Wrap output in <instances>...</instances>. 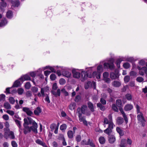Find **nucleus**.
<instances>
[{
	"label": "nucleus",
	"instance_id": "1",
	"mask_svg": "<svg viewBox=\"0 0 147 147\" xmlns=\"http://www.w3.org/2000/svg\"><path fill=\"white\" fill-rule=\"evenodd\" d=\"M137 113L138 114L137 116V119L139 123H140L143 126L145 125V120L144 116L143 114L140 111V107L138 104L135 105Z\"/></svg>",
	"mask_w": 147,
	"mask_h": 147
},
{
	"label": "nucleus",
	"instance_id": "2",
	"mask_svg": "<svg viewBox=\"0 0 147 147\" xmlns=\"http://www.w3.org/2000/svg\"><path fill=\"white\" fill-rule=\"evenodd\" d=\"M108 63H104V66L105 68H109L111 70H113L115 69V66L113 63L114 60L113 58H110L108 61Z\"/></svg>",
	"mask_w": 147,
	"mask_h": 147
},
{
	"label": "nucleus",
	"instance_id": "3",
	"mask_svg": "<svg viewBox=\"0 0 147 147\" xmlns=\"http://www.w3.org/2000/svg\"><path fill=\"white\" fill-rule=\"evenodd\" d=\"M103 125L105 127V125L108 124V125H114L113 121V117L111 114H110L107 117H104L103 121Z\"/></svg>",
	"mask_w": 147,
	"mask_h": 147
},
{
	"label": "nucleus",
	"instance_id": "4",
	"mask_svg": "<svg viewBox=\"0 0 147 147\" xmlns=\"http://www.w3.org/2000/svg\"><path fill=\"white\" fill-rule=\"evenodd\" d=\"M119 74L117 70L115 71V72H111L110 74V78L112 80H115L119 78Z\"/></svg>",
	"mask_w": 147,
	"mask_h": 147
},
{
	"label": "nucleus",
	"instance_id": "5",
	"mask_svg": "<svg viewBox=\"0 0 147 147\" xmlns=\"http://www.w3.org/2000/svg\"><path fill=\"white\" fill-rule=\"evenodd\" d=\"M23 81V78L21 77L18 80L14 82L13 86L15 87H18L21 85V82L22 83Z\"/></svg>",
	"mask_w": 147,
	"mask_h": 147
},
{
	"label": "nucleus",
	"instance_id": "6",
	"mask_svg": "<svg viewBox=\"0 0 147 147\" xmlns=\"http://www.w3.org/2000/svg\"><path fill=\"white\" fill-rule=\"evenodd\" d=\"M87 108V106L86 105H82L81 108L78 107V108L77 111L78 113L80 112L82 114H85Z\"/></svg>",
	"mask_w": 147,
	"mask_h": 147
},
{
	"label": "nucleus",
	"instance_id": "7",
	"mask_svg": "<svg viewBox=\"0 0 147 147\" xmlns=\"http://www.w3.org/2000/svg\"><path fill=\"white\" fill-rule=\"evenodd\" d=\"M88 77L90 78H91L92 77V76H88L87 73L84 71H82V72L81 78V81L82 82L84 81Z\"/></svg>",
	"mask_w": 147,
	"mask_h": 147
},
{
	"label": "nucleus",
	"instance_id": "8",
	"mask_svg": "<svg viewBox=\"0 0 147 147\" xmlns=\"http://www.w3.org/2000/svg\"><path fill=\"white\" fill-rule=\"evenodd\" d=\"M138 69L139 70V73L140 75L143 76L144 74H146L147 71V68L146 67H144L142 68L139 67H138Z\"/></svg>",
	"mask_w": 147,
	"mask_h": 147
},
{
	"label": "nucleus",
	"instance_id": "9",
	"mask_svg": "<svg viewBox=\"0 0 147 147\" xmlns=\"http://www.w3.org/2000/svg\"><path fill=\"white\" fill-rule=\"evenodd\" d=\"M22 111L25 112L27 115L28 116H31L33 114V113L30 109V108L27 107H24Z\"/></svg>",
	"mask_w": 147,
	"mask_h": 147
},
{
	"label": "nucleus",
	"instance_id": "10",
	"mask_svg": "<svg viewBox=\"0 0 147 147\" xmlns=\"http://www.w3.org/2000/svg\"><path fill=\"white\" fill-rule=\"evenodd\" d=\"M113 128V125H108V127L104 131V132L107 134L111 133L112 130Z\"/></svg>",
	"mask_w": 147,
	"mask_h": 147
},
{
	"label": "nucleus",
	"instance_id": "11",
	"mask_svg": "<svg viewBox=\"0 0 147 147\" xmlns=\"http://www.w3.org/2000/svg\"><path fill=\"white\" fill-rule=\"evenodd\" d=\"M119 110L120 111L121 114L122 115L124 119V120L126 124H127L128 122V118L126 116V115L123 111V108H119Z\"/></svg>",
	"mask_w": 147,
	"mask_h": 147
},
{
	"label": "nucleus",
	"instance_id": "12",
	"mask_svg": "<svg viewBox=\"0 0 147 147\" xmlns=\"http://www.w3.org/2000/svg\"><path fill=\"white\" fill-rule=\"evenodd\" d=\"M31 131L32 130L34 132L37 133V124L36 122H34V123L32 124V126L30 127Z\"/></svg>",
	"mask_w": 147,
	"mask_h": 147
},
{
	"label": "nucleus",
	"instance_id": "13",
	"mask_svg": "<svg viewBox=\"0 0 147 147\" xmlns=\"http://www.w3.org/2000/svg\"><path fill=\"white\" fill-rule=\"evenodd\" d=\"M24 128V134H26L30 132L31 131V129L28 125H26L25 124H23Z\"/></svg>",
	"mask_w": 147,
	"mask_h": 147
},
{
	"label": "nucleus",
	"instance_id": "14",
	"mask_svg": "<svg viewBox=\"0 0 147 147\" xmlns=\"http://www.w3.org/2000/svg\"><path fill=\"white\" fill-rule=\"evenodd\" d=\"M133 106L132 105L127 104L125 105L124 109L125 111H129L133 109Z\"/></svg>",
	"mask_w": 147,
	"mask_h": 147
},
{
	"label": "nucleus",
	"instance_id": "15",
	"mask_svg": "<svg viewBox=\"0 0 147 147\" xmlns=\"http://www.w3.org/2000/svg\"><path fill=\"white\" fill-rule=\"evenodd\" d=\"M107 98V95L105 94H104L103 97L100 98V103L103 105H106L107 102L105 99H106Z\"/></svg>",
	"mask_w": 147,
	"mask_h": 147
},
{
	"label": "nucleus",
	"instance_id": "16",
	"mask_svg": "<svg viewBox=\"0 0 147 147\" xmlns=\"http://www.w3.org/2000/svg\"><path fill=\"white\" fill-rule=\"evenodd\" d=\"M115 137L114 135H111L109 136V141L110 143L113 144L115 142Z\"/></svg>",
	"mask_w": 147,
	"mask_h": 147
},
{
	"label": "nucleus",
	"instance_id": "17",
	"mask_svg": "<svg viewBox=\"0 0 147 147\" xmlns=\"http://www.w3.org/2000/svg\"><path fill=\"white\" fill-rule=\"evenodd\" d=\"M72 72L73 74V76L74 78L78 79L80 78V72L76 71L74 70H73Z\"/></svg>",
	"mask_w": 147,
	"mask_h": 147
},
{
	"label": "nucleus",
	"instance_id": "18",
	"mask_svg": "<svg viewBox=\"0 0 147 147\" xmlns=\"http://www.w3.org/2000/svg\"><path fill=\"white\" fill-rule=\"evenodd\" d=\"M112 85L114 87H119L121 86V83L119 81L115 80L112 82Z\"/></svg>",
	"mask_w": 147,
	"mask_h": 147
},
{
	"label": "nucleus",
	"instance_id": "19",
	"mask_svg": "<svg viewBox=\"0 0 147 147\" xmlns=\"http://www.w3.org/2000/svg\"><path fill=\"white\" fill-rule=\"evenodd\" d=\"M116 123L118 125L122 124L124 122L123 119L121 117H118L116 120Z\"/></svg>",
	"mask_w": 147,
	"mask_h": 147
},
{
	"label": "nucleus",
	"instance_id": "20",
	"mask_svg": "<svg viewBox=\"0 0 147 147\" xmlns=\"http://www.w3.org/2000/svg\"><path fill=\"white\" fill-rule=\"evenodd\" d=\"M42 110L39 107H37L34 111V113L35 115L38 116L41 112Z\"/></svg>",
	"mask_w": 147,
	"mask_h": 147
},
{
	"label": "nucleus",
	"instance_id": "21",
	"mask_svg": "<svg viewBox=\"0 0 147 147\" xmlns=\"http://www.w3.org/2000/svg\"><path fill=\"white\" fill-rule=\"evenodd\" d=\"M46 87L42 88L40 91L41 94L40 92L38 93V96L39 97L41 96H44L45 95L44 92H46Z\"/></svg>",
	"mask_w": 147,
	"mask_h": 147
},
{
	"label": "nucleus",
	"instance_id": "22",
	"mask_svg": "<svg viewBox=\"0 0 147 147\" xmlns=\"http://www.w3.org/2000/svg\"><path fill=\"white\" fill-rule=\"evenodd\" d=\"M101 73L98 71H94L92 75L94 77H96L97 79H99L100 78Z\"/></svg>",
	"mask_w": 147,
	"mask_h": 147
},
{
	"label": "nucleus",
	"instance_id": "23",
	"mask_svg": "<svg viewBox=\"0 0 147 147\" xmlns=\"http://www.w3.org/2000/svg\"><path fill=\"white\" fill-rule=\"evenodd\" d=\"M11 3L14 7H18L20 5V2L18 0H12Z\"/></svg>",
	"mask_w": 147,
	"mask_h": 147
},
{
	"label": "nucleus",
	"instance_id": "24",
	"mask_svg": "<svg viewBox=\"0 0 147 147\" xmlns=\"http://www.w3.org/2000/svg\"><path fill=\"white\" fill-rule=\"evenodd\" d=\"M88 107L92 112L94 111V110L93 104L91 102H89L88 103Z\"/></svg>",
	"mask_w": 147,
	"mask_h": 147
},
{
	"label": "nucleus",
	"instance_id": "25",
	"mask_svg": "<svg viewBox=\"0 0 147 147\" xmlns=\"http://www.w3.org/2000/svg\"><path fill=\"white\" fill-rule=\"evenodd\" d=\"M102 104L100 103H97V106L98 108H99L102 111H104L106 110V108Z\"/></svg>",
	"mask_w": 147,
	"mask_h": 147
},
{
	"label": "nucleus",
	"instance_id": "26",
	"mask_svg": "<svg viewBox=\"0 0 147 147\" xmlns=\"http://www.w3.org/2000/svg\"><path fill=\"white\" fill-rule=\"evenodd\" d=\"M116 130L120 136H122L124 135V132L123 130L119 127H117Z\"/></svg>",
	"mask_w": 147,
	"mask_h": 147
},
{
	"label": "nucleus",
	"instance_id": "27",
	"mask_svg": "<svg viewBox=\"0 0 147 147\" xmlns=\"http://www.w3.org/2000/svg\"><path fill=\"white\" fill-rule=\"evenodd\" d=\"M74 133L71 130H69L67 132L68 137L69 139H72L73 137L74 134Z\"/></svg>",
	"mask_w": 147,
	"mask_h": 147
},
{
	"label": "nucleus",
	"instance_id": "28",
	"mask_svg": "<svg viewBox=\"0 0 147 147\" xmlns=\"http://www.w3.org/2000/svg\"><path fill=\"white\" fill-rule=\"evenodd\" d=\"M36 143L38 145H41L42 146H45V143L43 141L39 139H37L35 140Z\"/></svg>",
	"mask_w": 147,
	"mask_h": 147
},
{
	"label": "nucleus",
	"instance_id": "29",
	"mask_svg": "<svg viewBox=\"0 0 147 147\" xmlns=\"http://www.w3.org/2000/svg\"><path fill=\"white\" fill-rule=\"evenodd\" d=\"M13 13L11 11L8 10L6 13V16L7 18L11 19L13 17Z\"/></svg>",
	"mask_w": 147,
	"mask_h": 147
},
{
	"label": "nucleus",
	"instance_id": "30",
	"mask_svg": "<svg viewBox=\"0 0 147 147\" xmlns=\"http://www.w3.org/2000/svg\"><path fill=\"white\" fill-rule=\"evenodd\" d=\"M82 113L80 112L78 113V117L79 119V120L80 122H83L84 120L85 119V117L84 116H82Z\"/></svg>",
	"mask_w": 147,
	"mask_h": 147
},
{
	"label": "nucleus",
	"instance_id": "31",
	"mask_svg": "<svg viewBox=\"0 0 147 147\" xmlns=\"http://www.w3.org/2000/svg\"><path fill=\"white\" fill-rule=\"evenodd\" d=\"M63 75L68 78L70 77L71 76V73L70 72L68 71H65L63 72Z\"/></svg>",
	"mask_w": 147,
	"mask_h": 147
},
{
	"label": "nucleus",
	"instance_id": "32",
	"mask_svg": "<svg viewBox=\"0 0 147 147\" xmlns=\"http://www.w3.org/2000/svg\"><path fill=\"white\" fill-rule=\"evenodd\" d=\"M3 106L5 108L7 109H10L11 108V105L8 102H5Z\"/></svg>",
	"mask_w": 147,
	"mask_h": 147
},
{
	"label": "nucleus",
	"instance_id": "33",
	"mask_svg": "<svg viewBox=\"0 0 147 147\" xmlns=\"http://www.w3.org/2000/svg\"><path fill=\"white\" fill-rule=\"evenodd\" d=\"M76 106V104L75 103H73L70 104L69 106V109L71 110H74Z\"/></svg>",
	"mask_w": 147,
	"mask_h": 147
},
{
	"label": "nucleus",
	"instance_id": "34",
	"mask_svg": "<svg viewBox=\"0 0 147 147\" xmlns=\"http://www.w3.org/2000/svg\"><path fill=\"white\" fill-rule=\"evenodd\" d=\"M8 136L11 139H13L15 138L14 133L12 131L9 132Z\"/></svg>",
	"mask_w": 147,
	"mask_h": 147
},
{
	"label": "nucleus",
	"instance_id": "35",
	"mask_svg": "<svg viewBox=\"0 0 147 147\" xmlns=\"http://www.w3.org/2000/svg\"><path fill=\"white\" fill-rule=\"evenodd\" d=\"M103 70L102 65H99L97 67V71L102 73L103 72Z\"/></svg>",
	"mask_w": 147,
	"mask_h": 147
},
{
	"label": "nucleus",
	"instance_id": "36",
	"mask_svg": "<svg viewBox=\"0 0 147 147\" xmlns=\"http://www.w3.org/2000/svg\"><path fill=\"white\" fill-rule=\"evenodd\" d=\"M99 141L100 143L101 144H104L105 141V139L103 137H100L99 138Z\"/></svg>",
	"mask_w": 147,
	"mask_h": 147
},
{
	"label": "nucleus",
	"instance_id": "37",
	"mask_svg": "<svg viewBox=\"0 0 147 147\" xmlns=\"http://www.w3.org/2000/svg\"><path fill=\"white\" fill-rule=\"evenodd\" d=\"M116 104L119 107H120L122 106V103L121 100L118 99L116 101Z\"/></svg>",
	"mask_w": 147,
	"mask_h": 147
},
{
	"label": "nucleus",
	"instance_id": "38",
	"mask_svg": "<svg viewBox=\"0 0 147 147\" xmlns=\"http://www.w3.org/2000/svg\"><path fill=\"white\" fill-rule=\"evenodd\" d=\"M11 88H7L6 89V91L8 94H13V93H14L16 92V90H13L12 91H11V92H10V89Z\"/></svg>",
	"mask_w": 147,
	"mask_h": 147
},
{
	"label": "nucleus",
	"instance_id": "39",
	"mask_svg": "<svg viewBox=\"0 0 147 147\" xmlns=\"http://www.w3.org/2000/svg\"><path fill=\"white\" fill-rule=\"evenodd\" d=\"M67 125L65 124H63L61 125L60 127V129L62 131H64L67 128Z\"/></svg>",
	"mask_w": 147,
	"mask_h": 147
},
{
	"label": "nucleus",
	"instance_id": "40",
	"mask_svg": "<svg viewBox=\"0 0 147 147\" xmlns=\"http://www.w3.org/2000/svg\"><path fill=\"white\" fill-rule=\"evenodd\" d=\"M7 23V21L6 20L4 19L1 21L0 23V27H2L5 26Z\"/></svg>",
	"mask_w": 147,
	"mask_h": 147
},
{
	"label": "nucleus",
	"instance_id": "41",
	"mask_svg": "<svg viewBox=\"0 0 147 147\" xmlns=\"http://www.w3.org/2000/svg\"><path fill=\"white\" fill-rule=\"evenodd\" d=\"M125 97L127 100H131L132 99V96L131 94H127L125 95Z\"/></svg>",
	"mask_w": 147,
	"mask_h": 147
},
{
	"label": "nucleus",
	"instance_id": "42",
	"mask_svg": "<svg viewBox=\"0 0 147 147\" xmlns=\"http://www.w3.org/2000/svg\"><path fill=\"white\" fill-rule=\"evenodd\" d=\"M49 68V69L51 70V72L55 73L56 72V70L53 67H49V66H46L45 67V69H46Z\"/></svg>",
	"mask_w": 147,
	"mask_h": 147
},
{
	"label": "nucleus",
	"instance_id": "43",
	"mask_svg": "<svg viewBox=\"0 0 147 147\" xmlns=\"http://www.w3.org/2000/svg\"><path fill=\"white\" fill-rule=\"evenodd\" d=\"M92 84L91 82L88 81V82L85 84L84 88L86 89H87L89 87L91 86Z\"/></svg>",
	"mask_w": 147,
	"mask_h": 147
},
{
	"label": "nucleus",
	"instance_id": "44",
	"mask_svg": "<svg viewBox=\"0 0 147 147\" xmlns=\"http://www.w3.org/2000/svg\"><path fill=\"white\" fill-rule=\"evenodd\" d=\"M81 100V97L80 95H77L76 96L74 101L76 102H79Z\"/></svg>",
	"mask_w": 147,
	"mask_h": 147
},
{
	"label": "nucleus",
	"instance_id": "45",
	"mask_svg": "<svg viewBox=\"0 0 147 147\" xmlns=\"http://www.w3.org/2000/svg\"><path fill=\"white\" fill-rule=\"evenodd\" d=\"M123 66L125 68L127 69L129 67L130 65L129 63L126 62L123 64Z\"/></svg>",
	"mask_w": 147,
	"mask_h": 147
},
{
	"label": "nucleus",
	"instance_id": "46",
	"mask_svg": "<svg viewBox=\"0 0 147 147\" xmlns=\"http://www.w3.org/2000/svg\"><path fill=\"white\" fill-rule=\"evenodd\" d=\"M21 77H22L23 78L24 81V80H30V77L29 76L27 75H25L23 76H22Z\"/></svg>",
	"mask_w": 147,
	"mask_h": 147
},
{
	"label": "nucleus",
	"instance_id": "47",
	"mask_svg": "<svg viewBox=\"0 0 147 147\" xmlns=\"http://www.w3.org/2000/svg\"><path fill=\"white\" fill-rule=\"evenodd\" d=\"M130 76H126L124 78V81L125 83H127L129 82L130 80Z\"/></svg>",
	"mask_w": 147,
	"mask_h": 147
},
{
	"label": "nucleus",
	"instance_id": "48",
	"mask_svg": "<svg viewBox=\"0 0 147 147\" xmlns=\"http://www.w3.org/2000/svg\"><path fill=\"white\" fill-rule=\"evenodd\" d=\"M15 122L19 128H20V127H21V121L18 120H15Z\"/></svg>",
	"mask_w": 147,
	"mask_h": 147
},
{
	"label": "nucleus",
	"instance_id": "49",
	"mask_svg": "<svg viewBox=\"0 0 147 147\" xmlns=\"http://www.w3.org/2000/svg\"><path fill=\"white\" fill-rule=\"evenodd\" d=\"M112 108V109L115 112L118 111V109L115 104H113Z\"/></svg>",
	"mask_w": 147,
	"mask_h": 147
},
{
	"label": "nucleus",
	"instance_id": "50",
	"mask_svg": "<svg viewBox=\"0 0 147 147\" xmlns=\"http://www.w3.org/2000/svg\"><path fill=\"white\" fill-rule=\"evenodd\" d=\"M59 82L60 85H63L65 84L66 81L63 78H61L59 80Z\"/></svg>",
	"mask_w": 147,
	"mask_h": 147
},
{
	"label": "nucleus",
	"instance_id": "51",
	"mask_svg": "<svg viewBox=\"0 0 147 147\" xmlns=\"http://www.w3.org/2000/svg\"><path fill=\"white\" fill-rule=\"evenodd\" d=\"M31 87V85L29 82H26L25 85V88L27 89H29Z\"/></svg>",
	"mask_w": 147,
	"mask_h": 147
},
{
	"label": "nucleus",
	"instance_id": "52",
	"mask_svg": "<svg viewBox=\"0 0 147 147\" xmlns=\"http://www.w3.org/2000/svg\"><path fill=\"white\" fill-rule=\"evenodd\" d=\"M24 91V89L21 88H19L18 90V93L20 95H22Z\"/></svg>",
	"mask_w": 147,
	"mask_h": 147
},
{
	"label": "nucleus",
	"instance_id": "53",
	"mask_svg": "<svg viewBox=\"0 0 147 147\" xmlns=\"http://www.w3.org/2000/svg\"><path fill=\"white\" fill-rule=\"evenodd\" d=\"M2 1L0 3L1 5L3 7H5L7 6V3L5 2V1Z\"/></svg>",
	"mask_w": 147,
	"mask_h": 147
},
{
	"label": "nucleus",
	"instance_id": "54",
	"mask_svg": "<svg viewBox=\"0 0 147 147\" xmlns=\"http://www.w3.org/2000/svg\"><path fill=\"white\" fill-rule=\"evenodd\" d=\"M9 101L10 103L13 104L15 102V100L12 97H10L9 99Z\"/></svg>",
	"mask_w": 147,
	"mask_h": 147
},
{
	"label": "nucleus",
	"instance_id": "55",
	"mask_svg": "<svg viewBox=\"0 0 147 147\" xmlns=\"http://www.w3.org/2000/svg\"><path fill=\"white\" fill-rule=\"evenodd\" d=\"M136 81L138 82H141L144 80V78L141 77H138L136 78Z\"/></svg>",
	"mask_w": 147,
	"mask_h": 147
},
{
	"label": "nucleus",
	"instance_id": "56",
	"mask_svg": "<svg viewBox=\"0 0 147 147\" xmlns=\"http://www.w3.org/2000/svg\"><path fill=\"white\" fill-rule=\"evenodd\" d=\"M50 78L51 80H54L56 78V75L54 74H52L50 76Z\"/></svg>",
	"mask_w": 147,
	"mask_h": 147
},
{
	"label": "nucleus",
	"instance_id": "57",
	"mask_svg": "<svg viewBox=\"0 0 147 147\" xmlns=\"http://www.w3.org/2000/svg\"><path fill=\"white\" fill-rule=\"evenodd\" d=\"M27 119L30 124L32 123L33 124L34 123V122H35L30 117H27Z\"/></svg>",
	"mask_w": 147,
	"mask_h": 147
},
{
	"label": "nucleus",
	"instance_id": "58",
	"mask_svg": "<svg viewBox=\"0 0 147 147\" xmlns=\"http://www.w3.org/2000/svg\"><path fill=\"white\" fill-rule=\"evenodd\" d=\"M103 78H108L109 76V73L107 72H105L103 73Z\"/></svg>",
	"mask_w": 147,
	"mask_h": 147
},
{
	"label": "nucleus",
	"instance_id": "59",
	"mask_svg": "<svg viewBox=\"0 0 147 147\" xmlns=\"http://www.w3.org/2000/svg\"><path fill=\"white\" fill-rule=\"evenodd\" d=\"M11 144L13 147H17V144L14 141H13L11 142Z\"/></svg>",
	"mask_w": 147,
	"mask_h": 147
},
{
	"label": "nucleus",
	"instance_id": "60",
	"mask_svg": "<svg viewBox=\"0 0 147 147\" xmlns=\"http://www.w3.org/2000/svg\"><path fill=\"white\" fill-rule=\"evenodd\" d=\"M38 88L36 87H33L32 89V91L33 92L36 93L38 91Z\"/></svg>",
	"mask_w": 147,
	"mask_h": 147
},
{
	"label": "nucleus",
	"instance_id": "61",
	"mask_svg": "<svg viewBox=\"0 0 147 147\" xmlns=\"http://www.w3.org/2000/svg\"><path fill=\"white\" fill-rule=\"evenodd\" d=\"M5 96L4 94H1L0 95V101H4L5 99Z\"/></svg>",
	"mask_w": 147,
	"mask_h": 147
},
{
	"label": "nucleus",
	"instance_id": "62",
	"mask_svg": "<svg viewBox=\"0 0 147 147\" xmlns=\"http://www.w3.org/2000/svg\"><path fill=\"white\" fill-rule=\"evenodd\" d=\"M130 74L131 76H136L137 73L134 71H131L130 72Z\"/></svg>",
	"mask_w": 147,
	"mask_h": 147
},
{
	"label": "nucleus",
	"instance_id": "63",
	"mask_svg": "<svg viewBox=\"0 0 147 147\" xmlns=\"http://www.w3.org/2000/svg\"><path fill=\"white\" fill-rule=\"evenodd\" d=\"M76 140L77 142H80L81 140V136L80 135H77L76 137Z\"/></svg>",
	"mask_w": 147,
	"mask_h": 147
},
{
	"label": "nucleus",
	"instance_id": "64",
	"mask_svg": "<svg viewBox=\"0 0 147 147\" xmlns=\"http://www.w3.org/2000/svg\"><path fill=\"white\" fill-rule=\"evenodd\" d=\"M26 96L27 97H30L32 94L31 91H28L26 92Z\"/></svg>",
	"mask_w": 147,
	"mask_h": 147
}]
</instances>
